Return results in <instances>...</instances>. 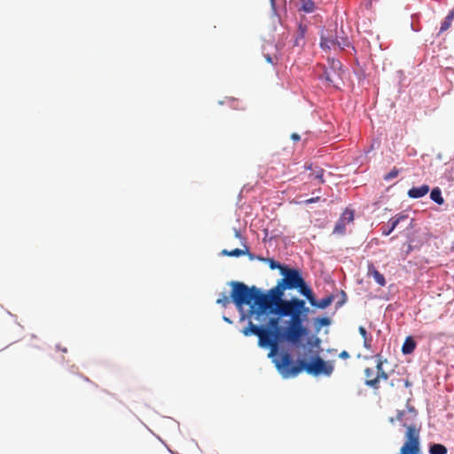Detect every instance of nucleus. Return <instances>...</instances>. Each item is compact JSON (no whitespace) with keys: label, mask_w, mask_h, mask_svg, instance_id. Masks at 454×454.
I'll return each mask as SVG.
<instances>
[{"label":"nucleus","mask_w":454,"mask_h":454,"mask_svg":"<svg viewBox=\"0 0 454 454\" xmlns=\"http://www.w3.org/2000/svg\"><path fill=\"white\" fill-rule=\"evenodd\" d=\"M281 275L283 278L267 293H262L254 286L248 287L244 283L232 282L231 298L240 311L245 305H248L249 316H254L257 321H261L267 312L278 317H294L307 321L309 309L306 306L305 301L297 297L287 300L284 299V295L286 290L297 289L309 301H312L310 287L298 269L286 266L281 269Z\"/></svg>","instance_id":"1"},{"label":"nucleus","mask_w":454,"mask_h":454,"mask_svg":"<svg viewBox=\"0 0 454 454\" xmlns=\"http://www.w3.org/2000/svg\"><path fill=\"white\" fill-rule=\"evenodd\" d=\"M280 317H272L267 323V327L262 326V332L256 336L259 339V346L270 348L271 352L278 349L279 341H286L294 346H299L301 340L308 336L309 330L304 325V321L294 317H289L286 327L279 325Z\"/></svg>","instance_id":"2"},{"label":"nucleus","mask_w":454,"mask_h":454,"mask_svg":"<svg viewBox=\"0 0 454 454\" xmlns=\"http://www.w3.org/2000/svg\"><path fill=\"white\" fill-rule=\"evenodd\" d=\"M276 367L284 378L297 376L303 370H305L308 374L313 376H330L333 372V364L325 361L318 355L313 356L310 362L300 359L296 364H294L291 355L284 353L281 355L280 358L276 361Z\"/></svg>","instance_id":"3"},{"label":"nucleus","mask_w":454,"mask_h":454,"mask_svg":"<svg viewBox=\"0 0 454 454\" xmlns=\"http://www.w3.org/2000/svg\"><path fill=\"white\" fill-rule=\"evenodd\" d=\"M406 427L404 434L405 442L400 449V454H419V434L420 427L416 425L403 424Z\"/></svg>","instance_id":"4"},{"label":"nucleus","mask_w":454,"mask_h":454,"mask_svg":"<svg viewBox=\"0 0 454 454\" xmlns=\"http://www.w3.org/2000/svg\"><path fill=\"white\" fill-rule=\"evenodd\" d=\"M365 375V385L378 389L380 387V380H387L388 375L383 370V363L379 360L376 365L375 370L372 368H366L364 370Z\"/></svg>","instance_id":"5"},{"label":"nucleus","mask_w":454,"mask_h":454,"mask_svg":"<svg viewBox=\"0 0 454 454\" xmlns=\"http://www.w3.org/2000/svg\"><path fill=\"white\" fill-rule=\"evenodd\" d=\"M367 276L369 278L372 277L375 282L380 286H384L386 285V279L384 276L375 268L372 262L368 263Z\"/></svg>","instance_id":"6"},{"label":"nucleus","mask_w":454,"mask_h":454,"mask_svg":"<svg viewBox=\"0 0 454 454\" xmlns=\"http://www.w3.org/2000/svg\"><path fill=\"white\" fill-rule=\"evenodd\" d=\"M429 190V185L427 184H422L419 187H412L408 191V196L411 199H419L427 195Z\"/></svg>","instance_id":"7"},{"label":"nucleus","mask_w":454,"mask_h":454,"mask_svg":"<svg viewBox=\"0 0 454 454\" xmlns=\"http://www.w3.org/2000/svg\"><path fill=\"white\" fill-rule=\"evenodd\" d=\"M244 247H245L244 249L235 248V249H232V250H230V251L227 250V249H223L222 251V254L227 255V256H231V257H239V256H241V255L247 254L250 259H254V255L249 253L248 247L246 246V245Z\"/></svg>","instance_id":"8"},{"label":"nucleus","mask_w":454,"mask_h":454,"mask_svg":"<svg viewBox=\"0 0 454 454\" xmlns=\"http://www.w3.org/2000/svg\"><path fill=\"white\" fill-rule=\"evenodd\" d=\"M311 300L312 301H309L312 306L314 307H317V308H319V309H325L327 308L328 306H330L333 301V295H328L323 299H321L320 301H317L315 299V295L313 294V292L311 291Z\"/></svg>","instance_id":"9"},{"label":"nucleus","mask_w":454,"mask_h":454,"mask_svg":"<svg viewBox=\"0 0 454 454\" xmlns=\"http://www.w3.org/2000/svg\"><path fill=\"white\" fill-rule=\"evenodd\" d=\"M407 218L406 215H396V216L393 217L390 221V227H388V230H383L382 234L385 236H388L398 225V223L405 220Z\"/></svg>","instance_id":"10"},{"label":"nucleus","mask_w":454,"mask_h":454,"mask_svg":"<svg viewBox=\"0 0 454 454\" xmlns=\"http://www.w3.org/2000/svg\"><path fill=\"white\" fill-rule=\"evenodd\" d=\"M416 348V342L412 339V337L409 336L404 340V342L402 346V352L404 355H410L411 354L414 349Z\"/></svg>","instance_id":"11"},{"label":"nucleus","mask_w":454,"mask_h":454,"mask_svg":"<svg viewBox=\"0 0 454 454\" xmlns=\"http://www.w3.org/2000/svg\"><path fill=\"white\" fill-rule=\"evenodd\" d=\"M454 20V9L450 10L448 13V15L445 17L444 20L441 24L440 27V33H443L444 31L448 30L452 21Z\"/></svg>","instance_id":"12"},{"label":"nucleus","mask_w":454,"mask_h":454,"mask_svg":"<svg viewBox=\"0 0 454 454\" xmlns=\"http://www.w3.org/2000/svg\"><path fill=\"white\" fill-rule=\"evenodd\" d=\"M262 326H258L256 325H254L251 321L249 322L248 325L243 329L242 333L244 335L248 336L250 334L257 335L259 333L262 332Z\"/></svg>","instance_id":"13"},{"label":"nucleus","mask_w":454,"mask_h":454,"mask_svg":"<svg viewBox=\"0 0 454 454\" xmlns=\"http://www.w3.org/2000/svg\"><path fill=\"white\" fill-rule=\"evenodd\" d=\"M301 3L299 11L304 12L306 13H311L315 11V4L312 0H300Z\"/></svg>","instance_id":"14"},{"label":"nucleus","mask_w":454,"mask_h":454,"mask_svg":"<svg viewBox=\"0 0 454 454\" xmlns=\"http://www.w3.org/2000/svg\"><path fill=\"white\" fill-rule=\"evenodd\" d=\"M430 198L432 200H434L438 205H442L444 203V200L442 196V192L438 187L434 188L431 191Z\"/></svg>","instance_id":"15"},{"label":"nucleus","mask_w":454,"mask_h":454,"mask_svg":"<svg viewBox=\"0 0 454 454\" xmlns=\"http://www.w3.org/2000/svg\"><path fill=\"white\" fill-rule=\"evenodd\" d=\"M447 448L440 443H434L429 447L430 454H447Z\"/></svg>","instance_id":"16"},{"label":"nucleus","mask_w":454,"mask_h":454,"mask_svg":"<svg viewBox=\"0 0 454 454\" xmlns=\"http://www.w3.org/2000/svg\"><path fill=\"white\" fill-rule=\"evenodd\" d=\"M340 220H344L345 223H349L354 220V211L348 208H346L344 212L341 214Z\"/></svg>","instance_id":"17"},{"label":"nucleus","mask_w":454,"mask_h":454,"mask_svg":"<svg viewBox=\"0 0 454 454\" xmlns=\"http://www.w3.org/2000/svg\"><path fill=\"white\" fill-rule=\"evenodd\" d=\"M346 231V223L344 220L339 219L337 223H335L333 233L335 234H344Z\"/></svg>","instance_id":"18"},{"label":"nucleus","mask_w":454,"mask_h":454,"mask_svg":"<svg viewBox=\"0 0 454 454\" xmlns=\"http://www.w3.org/2000/svg\"><path fill=\"white\" fill-rule=\"evenodd\" d=\"M320 44L323 48L331 49L332 47H335V41L334 38L322 36Z\"/></svg>","instance_id":"19"},{"label":"nucleus","mask_w":454,"mask_h":454,"mask_svg":"<svg viewBox=\"0 0 454 454\" xmlns=\"http://www.w3.org/2000/svg\"><path fill=\"white\" fill-rule=\"evenodd\" d=\"M216 303L225 308L230 303V297L226 294L222 293L217 298Z\"/></svg>","instance_id":"20"},{"label":"nucleus","mask_w":454,"mask_h":454,"mask_svg":"<svg viewBox=\"0 0 454 454\" xmlns=\"http://www.w3.org/2000/svg\"><path fill=\"white\" fill-rule=\"evenodd\" d=\"M334 41H335V46H337V47H339L340 49H344L346 46L349 45V42H348L347 37H338V36H336L334 38Z\"/></svg>","instance_id":"21"},{"label":"nucleus","mask_w":454,"mask_h":454,"mask_svg":"<svg viewBox=\"0 0 454 454\" xmlns=\"http://www.w3.org/2000/svg\"><path fill=\"white\" fill-rule=\"evenodd\" d=\"M269 266L271 270L278 269L279 272L281 273V269L286 268V265L280 264L279 262H276L274 259H268Z\"/></svg>","instance_id":"22"},{"label":"nucleus","mask_w":454,"mask_h":454,"mask_svg":"<svg viewBox=\"0 0 454 454\" xmlns=\"http://www.w3.org/2000/svg\"><path fill=\"white\" fill-rule=\"evenodd\" d=\"M398 174H399V169H397V168L395 167V168H393L391 169V171H390V172H388L387 174H386V175L384 176V180H385V181H389V180H391V179H393V178H395V177L398 176Z\"/></svg>","instance_id":"23"},{"label":"nucleus","mask_w":454,"mask_h":454,"mask_svg":"<svg viewBox=\"0 0 454 454\" xmlns=\"http://www.w3.org/2000/svg\"><path fill=\"white\" fill-rule=\"evenodd\" d=\"M306 30H307L306 26H303L301 24L299 26V35L297 36V38L295 40V44L296 45H299L300 39H303L304 38V35L306 33Z\"/></svg>","instance_id":"24"},{"label":"nucleus","mask_w":454,"mask_h":454,"mask_svg":"<svg viewBox=\"0 0 454 454\" xmlns=\"http://www.w3.org/2000/svg\"><path fill=\"white\" fill-rule=\"evenodd\" d=\"M317 321L321 326L328 325L330 324V319L325 317L317 318Z\"/></svg>","instance_id":"25"},{"label":"nucleus","mask_w":454,"mask_h":454,"mask_svg":"<svg viewBox=\"0 0 454 454\" xmlns=\"http://www.w3.org/2000/svg\"><path fill=\"white\" fill-rule=\"evenodd\" d=\"M323 176H324V170L323 169H319L316 172L314 177L316 179H318L321 183H324V179H323Z\"/></svg>","instance_id":"26"},{"label":"nucleus","mask_w":454,"mask_h":454,"mask_svg":"<svg viewBox=\"0 0 454 454\" xmlns=\"http://www.w3.org/2000/svg\"><path fill=\"white\" fill-rule=\"evenodd\" d=\"M364 347L370 350L371 348H372V338H365V340H364Z\"/></svg>","instance_id":"27"},{"label":"nucleus","mask_w":454,"mask_h":454,"mask_svg":"<svg viewBox=\"0 0 454 454\" xmlns=\"http://www.w3.org/2000/svg\"><path fill=\"white\" fill-rule=\"evenodd\" d=\"M358 332L362 335L364 340H365V338H368L367 331L364 326H359Z\"/></svg>","instance_id":"28"},{"label":"nucleus","mask_w":454,"mask_h":454,"mask_svg":"<svg viewBox=\"0 0 454 454\" xmlns=\"http://www.w3.org/2000/svg\"><path fill=\"white\" fill-rule=\"evenodd\" d=\"M339 356L342 359H347L349 357V354L346 350H343L340 353Z\"/></svg>","instance_id":"29"},{"label":"nucleus","mask_w":454,"mask_h":454,"mask_svg":"<svg viewBox=\"0 0 454 454\" xmlns=\"http://www.w3.org/2000/svg\"><path fill=\"white\" fill-rule=\"evenodd\" d=\"M325 79L331 82V83H333L334 82V80L333 78L332 77L331 74L329 72H325Z\"/></svg>","instance_id":"30"},{"label":"nucleus","mask_w":454,"mask_h":454,"mask_svg":"<svg viewBox=\"0 0 454 454\" xmlns=\"http://www.w3.org/2000/svg\"><path fill=\"white\" fill-rule=\"evenodd\" d=\"M318 200H319V197H315V198H310V199L305 200V203L311 204V203L317 202Z\"/></svg>","instance_id":"31"},{"label":"nucleus","mask_w":454,"mask_h":454,"mask_svg":"<svg viewBox=\"0 0 454 454\" xmlns=\"http://www.w3.org/2000/svg\"><path fill=\"white\" fill-rule=\"evenodd\" d=\"M291 138L294 140V141H299L301 139V137L300 135H298L297 133H293L291 135Z\"/></svg>","instance_id":"32"},{"label":"nucleus","mask_w":454,"mask_h":454,"mask_svg":"<svg viewBox=\"0 0 454 454\" xmlns=\"http://www.w3.org/2000/svg\"><path fill=\"white\" fill-rule=\"evenodd\" d=\"M403 414H404V412H403V411H400V412H398L397 417H396V419H397V420H399V421H401V420H402V418H403Z\"/></svg>","instance_id":"33"},{"label":"nucleus","mask_w":454,"mask_h":454,"mask_svg":"<svg viewBox=\"0 0 454 454\" xmlns=\"http://www.w3.org/2000/svg\"><path fill=\"white\" fill-rule=\"evenodd\" d=\"M266 60H267L269 63L273 64V60H272V58H271L270 56H269V55H268V56L266 57Z\"/></svg>","instance_id":"34"},{"label":"nucleus","mask_w":454,"mask_h":454,"mask_svg":"<svg viewBox=\"0 0 454 454\" xmlns=\"http://www.w3.org/2000/svg\"><path fill=\"white\" fill-rule=\"evenodd\" d=\"M235 236H236L237 238H239V239H240V238H241V235H240V233H239V231H235Z\"/></svg>","instance_id":"35"},{"label":"nucleus","mask_w":454,"mask_h":454,"mask_svg":"<svg viewBox=\"0 0 454 454\" xmlns=\"http://www.w3.org/2000/svg\"><path fill=\"white\" fill-rule=\"evenodd\" d=\"M340 63L339 61H337L336 63L333 62V67H340Z\"/></svg>","instance_id":"36"},{"label":"nucleus","mask_w":454,"mask_h":454,"mask_svg":"<svg viewBox=\"0 0 454 454\" xmlns=\"http://www.w3.org/2000/svg\"><path fill=\"white\" fill-rule=\"evenodd\" d=\"M270 3H271V5L274 6L275 5V0H270Z\"/></svg>","instance_id":"37"},{"label":"nucleus","mask_w":454,"mask_h":454,"mask_svg":"<svg viewBox=\"0 0 454 454\" xmlns=\"http://www.w3.org/2000/svg\"><path fill=\"white\" fill-rule=\"evenodd\" d=\"M62 351H63V352H67V348H62Z\"/></svg>","instance_id":"38"},{"label":"nucleus","mask_w":454,"mask_h":454,"mask_svg":"<svg viewBox=\"0 0 454 454\" xmlns=\"http://www.w3.org/2000/svg\"><path fill=\"white\" fill-rule=\"evenodd\" d=\"M409 385H410L409 381H406L405 386H409Z\"/></svg>","instance_id":"39"}]
</instances>
